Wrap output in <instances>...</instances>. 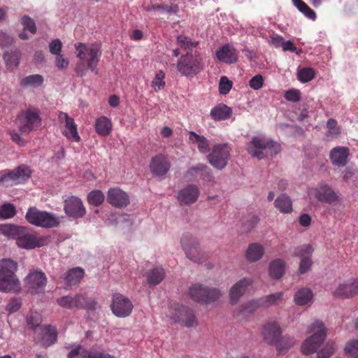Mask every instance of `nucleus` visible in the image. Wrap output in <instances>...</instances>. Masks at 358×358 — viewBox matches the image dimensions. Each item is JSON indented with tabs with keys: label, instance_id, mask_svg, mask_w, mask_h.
Masks as SVG:
<instances>
[{
	"label": "nucleus",
	"instance_id": "49",
	"mask_svg": "<svg viewBox=\"0 0 358 358\" xmlns=\"http://www.w3.org/2000/svg\"><path fill=\"white\" fill-rule=\"evenodd\" d=\"M177 43L184 50L195 48L198 45V42L192 41L188 37L183 35H179L177 37Z\"/></svg>",
	"mask_w": 358,
	"mask_h": 358
},
{
	"label": "nucleus",
	"instance_id": "52",
	"mask_svg": "<svg viewBox=\"0 0 358 358\" xmlns=\"http://www.w3.org/2000/svg\"><path fill=\"white\" fill-rule=\"evenodd\" d=\"M347 354L353 358H358V340L348 342L345 348Z\"/></svg>",
	"mask_w": 358,
	"mask_h": 358
},
{
	"label": "nucleus",
	"instance_id": "26",
	"mask_svg": "<svg viewBox=\"0 0 358 358\" xmlns=\"http://www.w3.org/2000/svg\"><path fill=\"white\" fill-rule=\"evenodd\" d=\"M310 194L314 195L318 201L324 203H331L335 198L334 190L327 185H321L312 189Z\"/></svg>",
	"mask_w": 358,
	"mask_h": 358
},
{
	"label": "nucleus",
	"instance_id": "28",
	"mask_svg": "<svg viewBox=\"0 0 358 358\" xmlns=\"http://www.w3.org/2000/svg\"><path fill=\"white\" fill-rule=\"evenodd\" d=\"M112 127L110 120L106 116H101L95 121V131L99 136H108L112 131Z\"/></svg>",
	"mask_w": 358,
	"mask_h": 358
},
{
	"label": "nucleus",
	"instance_id": "13",
	"mask_svg": "<svg viewBox=\"0 0 358 358\" xmlns=\"http://www.w3.org/2000/svg\"><path fill=\"white\" fill-rule=\"evenodd\" d=\"M30 176V169L25 165H20L12 171H3L0 175V183L6 185H16L27 180Z\"/></svg>",
	"mask_w": 358,
	"mask_h": 358
},
{
	"label": "nucleus",
	"instance_id": "38",
	"mask_svg": "<svg viewBox=\"0 0 358 358\" xmlns=\"http://www.w3.org/2000/svg\"><path fill=\"white\" fill-rule=\"evenodd\" d=\"M313 298V292L309 288H302L294 295V301L299 306L307 304Z\"/></svg>",
	"mask_w": 358,
	"mask_h": 358
},
{
	"label": "nucleus",
	"instance_id": "55",
	"mask_svg": "<svg viewBox=\"0 0 358 358\" xmlns=\"http://www.w3.org/2000/svg\"><path fill=\"white\" fill-rule=\"evenodd\" d=\"M263 84L264 78L260 74L253 76L249 81L250 87L255 90L261 89L263 87Z\"/></svg>",
	"mask_w": 358,
	"mask_h": 358
},
{
	"label": "nucleus",
	"instance_id": "34",
	"mask_svg": "<svg viewBox=\"0 0 358 358\" xmlns=\"http://www.w3.org/2000/svg\"><path fill=\"white\" fill-rule=\"evenodd\" d=\"M84 276V270L80 267L70 269L65 275L64 280L68 285H76Z\"/></svg>",
	"mask_w": 358,
	"mask_h": 358
},
{
	"label": "nucleus",
	"instance_id": "11",
	"mask_svg": "<svg viewBox=\"0 0 358 358\" xmlns=\"http://www.w3.org/2000/svg\"><path fill=\"white\" fill-rule=\"evenodd\" d=\"M181 245L187 257L192 262L201 264L206 261V255L199 250L197 241L191 235H183Z\"/></svg>",
	"mask_w": 358,
	"mask_h": 358
},
{
	"label": "nucleus",
	"instance_id": "27",
	"mask_svg": "<svg viewBox=\"0 0 358 358\" xmlns=\"http://www.w3.org/2000/svg\"><path fill=\"white\" fill-rule=\"evenodd\" d=\"M232 109L229 106L219 103L213 107L210 113V117L215 121L226 120L231 117Z\"/></svg>",
	"mask_w": 358,
	"mask_h": 358
},
{
	"label": "nucleus",
	"instance_id": "64",
	"mask_svg": "<svg viewBox=\"0 0 358 358\" xmlns=\"http://www.w3.org/2000/svg\"><path fill=\"white\" fill-rule=\"evenodd\" d=\"M299 223L303 227H308L311 223V217L307 214H302L299 217Z\"/></svg>",
	"mask_w": 358,
	"mask_h": 358
},
{
	"label": "nucleus",
	"instance_id": "14",
	"mask_svg": "<svg viewBox=\"0 0 358 358\" xmlns=\"http://www.w3.org/2000/svg\"><path fill=\"white\" fill-rule=\"evenodd\" d=\"M34 340L43 348H48L57 341V331L51 325H43L36 329Z\"/></svg>",
	"mask_w": 358,
	"mask_h": 358
},
{
	"label": "nucleus",
	"instance_id": "47",
	"mask_svg": "<svg viewBox=\"0 0 358 358\" xmlns=\"http://www.w3.org/2000/svg\"><path fill=\"white\" fill-rule=\"evenodd\" d=\"M165 73L163 71H159L152 81V86L155 91H159L165 87Z\"/></svg>",
	"mask_w": 358,
	"mask_h": 358
},
{
	"label": "nucleus",
	"instance_id": "29",
	"mask_svg": "<svg viewBox=\"0 0 358 358\" xmlns=\"http://www.w3.org/2000/svg\"><path fill=\"white\" fill-rule=\"evenodd\" d=\"M189 141L197 144V148L201 153L206 154L210 151V144L208 139L197 134L194 131H189Z\"/></svg>",
	"mask_w": 358,
	"mask_h": 358
},
{
	"label": "nucleus",
	"instance_id": "45",
	"mask_svg": "<svg viewBox=\"0 0 358 358\" xmlns=\"http://www.w3.org/2000/svg\"><path fill=\"white\" fill-rule=\"evenodd\" d=\"M23 29L29 31L31 35L36 33V26L34 20L28 15H24L20 20Z\"/></svg>",
	"mask_w": 358,
	"mask_h": 358
},
{
	"label": "nucleus",
	"instance_id": "16",
	"mask_svg": "<svg viewBox=\"0 0 358 358\" xmlns=\"http://www.w3.org/2000/svg\"><path fill=\"white\" fill-rule=\"evenodd\" d=\"M110 306L113 313L118 317H126L130 315L134 308L129 299L119 294L113 295Z\"/></svg>",
	"mask_w": 358,
	"mask_h": 358
},
{
	"label": "nucleus",
	"instance_id": "2",
	"mask_svg": "<svg viewBox=\"0 0 358 358\" xmlns=\"http://www.w3.org/2000/svg\"><path fill=\"white\" fill-rule=\"evenodd\" d=\"M1 231L3 234L15 238L17 245L23 249L40 248L48 243L47 237L38 236L36 234L29 232L24 227L6 224L1 227Z\"/></svg>",
	"mask_w": 358,
	"mask_h": 358
},
{
	"label": "nucleus",
	"instance_id": "32",
	"mask_svg": "<svg viewBox=\"0 0 358 358\" xmlns=\"http://www.w3.org/2000/svg\"><path fill=\"white\" fill-rule=\"evenodd\" d=\"M285 263L280 259H276L271 262L269 275L273 279H280L285 273Z\"/></svg>",
	"mask_w": 358,
	"mask_h": 358
},
{
	"label": "nucleus",
	"instance_id": "51",
	"mask_svg": "<svg viewBox=\"0 0 358 358\" xmlns=\"http://www.w3.org/2000/svg\"><path fill=\"white\" fill-rule=\"evenodd\" d=\"M200 172V177L202 180L207 182H213V176L211 170L203 164H199V168Z\"/></svg>",
	"mask_w": 358,
	"mask_h": 358
},
{
	"label": "nucleus",
	"instance_id": "36",
	"mask_svg": "<svg viewBox=\"0 0 358 358\" xmlns=\"http://www.w3.org/2000/svg\"><path fill=\"white\" fill-rule=\"evenodd\" d=\"M165 272L163 268L156 267L151 269L147 275L148 282L152 285L159 284L164 278Z\"/></svg>",
	"mask_w": 358,
	"mask_h": 358
},
{
	"label": "nucleus",
	"instance_id": "10",
	"mask_svg": "<svg viewBox=\"0 0 358 358\" xmlns=\"http://www.w3.org/2000/svg\"><path fill=\"white\" fill-rule=\"evenodd\" d=\"M231 150V149L227 143L216 144L207 156L208 161L214 168L222 170L228 164Z\"/></svg>",
	"mask_w": 358,
	"mask_h": 358
},
{
	"label": "nucleus",
	"instance_id": "6",
	"mask_svg": "<svg viewBox=\"0 0 358 358\" xmlns=\"http://www.w3.org/2000/svg\"><path fill=\"white\" fill-rule=\"evenodd\" d=\"M188 295L195 302L210 304L221 296V292L215 287L194 283L189 287Z\"/></svg>",
	"mask_w": 358,
	"mask_h": 358
},
{
	"label": "nucleus",
	"instance_id": "21",
	"mask_svg": "<svg viewBox=\"0 0 358 358\" xmlns=\"http://www.w3.org/2000/svg\"><path fill=\"white\" fill-rule=\"evenodd\" d=\"M59 119L62 122L64 120L65 122L63 134L71 141L79 142L80 137L78 135L77 125L75 124L74 120L64 112L59 113Z\"/></svg>",
	"mask_w": 358,
	"mask_h": 358
},
{
	"label": "nucleus",
	"instance_id": "54",
	"mask_svg": "<svg viewBox=\"0 0 358 358\" xmlns=\"http://www.w3.org/2000/svg\"><path fill=\"white\" fill-rule=\"evenodd\" d=\"M182 322L187 327H192L196 324V319L193 310L187 309L185 318L182 319Z\"/></svg>",
	"mask_w": 358,
	"mask_h": 358
},
{
	"label": "nucleus",
	"instance_id": "31",
	"mask_svg": "<svg viewBox=\"0 0 358 358\" xmlns=\"http://www.w3.org/2000/svg\"><path fill=\"white\" fill-rule=\"evenodd\" d=\"M264 253L263 246L259 243H252L249 245L246 251V258L251 262H255L260 259Z\"/></svg>",
	"mask_w": 358,
	"mask_h": 358
},
{
	"label": "nucleus",
	"instance_id": "60",
	"mask_svg": "<svg viewBox=\"0 0 358 358\" xmlns=\"http://www.w3.org/2000/svg\"><path fill=\"white\" fill-rule=\"evenodd\" d=\"M283 41V37L277 34H273L271 36L270 39L268 41V43L275 48H282Z\"/></svg>",
	"mask_w": 358,
	"mask_h": 358
},
{
	"label": "nucleus",
	"instance_id": "24",
	"mask_svg": "<svg viewBox=\"0 0 358 358\" xmlns=\"http://www.w3.org/2000/svg\"><path fill=\"white\" fill-rule=\"evenodd\" d=\"M218 60L227 64H234L238 60V52L231 45L227 43L222 46L216 52Z\"/></svg>",
	"mask_w": 358,
	"mask_h": 358
},
{
	"label": "nucleus",
	"instance_id": "8",
	"mask_svg": "<svg viewBox=\"0 0 358 358\" xmlns=\"http://www.w3.org/2000/svg\"><path fill=\"white\" fill-rule=\"evenodd\" d=\"M57 302L59 306L67 309L95 310L97 307V302L95 300L88 298L83 294L62 296L57 299Z\"/></svg>",
	"mask_w": 358,
	"mask_h": 358
},
{
	"label": "nucleus",
	"instance_id": "53",
	"mask_svg": "<svg viewBox=\"0 0 358 358\" xmlns=\"http://www.w3.org/2000/svg\"><path fill=\"white\" fill-rule=\"evenodd\" d=\"M232 87V82L230 81L226 76H222L220 78L219 84V92L221 94H227L229 92Z\"/></svg>",
	"mask_w": 358,
	"mask_h": 358
},
{
	"label": "nucleus",
	"instance_id": "19",
	"mask_svg": "<svg viewBox=\"0 0 358 358\" xmlns=\"http://www.w3.org/2000/svg\"><path fill=\"white\" fill-rule=\"evenodd\" d=\"M107 201L115 208H122L129 204V197L127 193L120 188L113 187L107 192Z\"/></svg>",
	"mask_w": 358,
	"mask_h": 358
},
{
	"label": "nucleus",
	"instance_id": "9",
	"mask_svg": "<svg viewBox=\"0 0 358 358\" xmlns=\"http://www.w3.org/2000/svg\"><path fill=\"white\" fill-rule=\"evenodd\" d=\"M16 123L22 134H29L41 124L39 110L36 108H29L22 111L16 118Z\"/></svg>",
	"mask_w": 358,
	"mask_h": 358
},
{
	"label": "nucleus",
	"instance_id": "59",
	"mask_svg": "<svg viewBox=\"0 0 358 358\" xmlns=\"http://www.w3.org/2000/svg\"><path fill=\"white\" fill-rule=\"evenodd\" d=\"M69 62L67 58H65L61 54L56 55L55 65L59 69H65L69 66Z\"/></svg>",
	"mask_w": 358,
	"mask_h": 358
},
{
	"label": "nucleus",
	"instance_id": "5",
	"mask_svg": "<svg viewBox=\"0 0 358 358\" xmlns=\"http://www.w3.org/2000/svg\"><path fill=\"white\" fill-rule=\"evenodd\" d=\"M327 329L322 321L316 320L307 330L308 333H313L307 338L301 345V352L303 355H310L317 351L327 337Z\"/></svg>",
	"mask_w": 358,
	"mask_h": 358
},
{
	"label": "nucleus",
	"instance_id": "20",
	"mask_svg": "<svg viewBox=\"0 0 358 358\" xmlns=\"http://www.w3.org/2000/svg\"><path fill=\"white\" fill-rule=\"evenodd\" d=\"M149 166L153 175L156 176H163L169 171L171 163L166 156L159 154L151 159Z\"/></svg>",
	"mask_w": 358,
	"mask_h": 358
},
{
	"label": "nucleus",
	"instance_id": "63",
	"mask_svg": "<svg viewBox=\"0 0 358 358\" xmlns=\"http://www.w3.org/2000/svg\"><path fill=\"white\" fill-rule=\"evenodd\" d=\"M13 38L6 32H0V43L2 46H8L12 44Z\"/></svg>",
	"mask_w": 358,
	"mask_h": 358
},
{
	"label": "nucleus",
	"instance_id": "46",
	"mask_svg": "<svg viewBox=\"0 0 358 358\" xmlns=\"http://www.w3.org/2000/svg\"><path fill=\"white\" fill-rule=\"evenodd\" d=\"M16 210L14 205L5 203L0 207V217L9 219L15 216Z\"/></svg>",
	"mask_w": 358,
	"mask_h": 358
},
{
	"label": "nucleus",
	"instance_id": "39",
	"mask_svg": "<svg viewBox=\"0 0 358 358\" xmlns=\"http://www.w3.org/2000/svg\"><path fill=\"white\" fill-rule=\"evenodd\" d=\"M275 344L278 354L281 355L285 353L294 345V340L289 336L280 337Z\"/></svg>",
	"mask_w": 358,
	"mask_h": 358
},
{
	"label": "nucleus",
	"instance_id": "35",
	"mask_svg": "<svg viewBox=\"0 0 358 358\" xmlns=\"http://www.w3.org/2000/svg\"><path fill=\"white\" fill-rule=\"evenodd\" d=\"M21 57V52L18 50H15L10 52H6L3 55V59L8 69L13 70L19 66Z\"/></svg>",
	"mask_w": 358,
	"mask_h": 358
},
{
	"label": "nucleus",
	"instance_id": "41",
	"mask_svg": "<svg viewBox=\"0 0 358 358\" xmlns=\"http://www.w3.org/2000/svg\"><path fill=\"white\" fill-rule=\"evenodd\" d=\"M353 284L352 280L348 282L341 284L337 288V296H340L344 298H350L355 296L353 290Z\"/></svg>",
	"mask_w": 358,
	"mask_h": 358
},
{
	"label": "nucleus",
	"instance_id": "25",
	"mask_svg": "<svg viewBox=\"0 0 358 358\" xmlns=\"http://www.w3.org/2000/svg\"><path fill=\"white\" fill-rule=\"evenodd\" d=\"M252 282L251 280L243 278L231 287L229 292V296L232 304H235L238 302L239 299L245 294L246 289Z\"/></svg>",
	"mask_w": 358,
	"mask_h": 358
},
{
	"label": "nucleus",
	"instance_id": "37",
	"mask_svg": "<svg viewBox=\"0 0 358 358\" xmlns=\"http://www.w3.org/2000/svg\"><path fill=\"white\" fill-rule=\"evenodd\" d=\"M263 306L260 299L252 300L241 306L238 315L243 317L253 314L259 307Z\"/></svg>",
	"mask_w": 358,
	"mask_h": 358
},
{
	"label": "nucleus",
	"instance_id": "62",
	"mask_svg": "<svg viewBox=\"0 0 358 358\" xmlns=\"http://www.w3.org/2000/svg\"><path fill=\"white\" fill-rule=\"evenodd\" d=\"M197 168H199V164L189 168L185 173V177L189 180L196 178L197 176L200 174L199 169Z\"/></svg>",
	"mask_w": 358,
	"mask_h": 358
},
{
	"label": "nucleus",
	"instance_id": "18",
	"mask_svg": "<svg viewBox=\"0 0 358 358\" xmlns=\"http://www.w3.org/2000/svg\"><path fill=\"white\" fill-rule=\"evenodd\" d=\"M200 195L197 185L190 184L180 189L178 193V201L180 205L189 206L194 203Z\"/></svg>",
	"mask_w": 358,
	"mask_h": 358
},
{
	"label": "nucleus",
	"instance_id": "57",
	"mask_svg": "<svg viewBox=\"0 0 358 358\" xmlns=\"http://www.w3.org/2000/svg\"><path fill=\"white\" fill-rule=\"evenodd\" d=\"M21 307V302L17 299H12L9 301L6 306V310L9 313H15Z\"/></svg>",
	"mask_w": 358,
	"mask_h": 358
},
{
	"label": "nucleus",
	"instance_id": "44",
	"mask_svg": "<svg viewBox=\"0 0 358 358\" xmlns=\"http://www.w3.org/2000/svg\"><path fill=\"white\" fill-rule=\"evenodd\" d=\"M349 155L348 148L337 147V166H345L347 164Z\"/></svg>",
	"mask_w": 358,
	"mask_h": 358
},
{
	"label": "nucleus",
	"instance_id": "22",
	"mask_svg": "<svg viewBox=\"0 0 358 358\" xmlns=\"http://www.w3.org/2000/svg\"><path fill=\"white\" fill-rule=\"evenodd\" d=\"M281 334L280 327L276 322H269L263 327L262 335L265 341L268 344L277 343Z\"/></svg>",
	"mask_w": 358,
	"mask_h": 358
},
{
	"label": "nucleus",
	"instance_id": "42",
	"mask_svg": "<svg viewBox=\"0 0 358 358\" xmlns=\"http://www.w3.org/2000/svg\"><path fill=\"white\" fill-rule=\"evenodd\" d=\"M282 296L283 293L280 292L260 298V301L263 306H270L277 304L282 299Z\"/></svg>",
	"mask_w": 358,
	"mask_h": 358
},
{
	"label": "nucleus",
	"instance_id": "61",
	"mask_svg": "<svg viewBox=\"0 0 358 358\" xmlns=\"http://www.w3.org/2000/svg\"><path fill=\"white\" fill-rule=\"evenodd\" d=\"M282 48L283 51H289L292 52H296L297 55H299L302 50H297V48L294 44V43L291 41H283Z\"/></svg>",
	"mask_w": 358,
	"mask_h": 358
},
{
	"label": "nucleus",
	"instance_id": "4",
	"mask_svg": "<svg viewBox=\"0 0 358 358\" xmlns=\"http://www.w3.org/2000/svg\"><path fill=\"white\" fill-rule=\"evenodd\" d=\"M250 155L259 159L268 155H277L281 151V145L276 141L262 136H255L247 145Z\"/></svg>",
	"mask_w": 358,
	"mask_h": 358
},
{
	"label": "nucleus",
	"instance_id": "7",
	"mask_svg": "<svg viewBox=\"0 0 358 358\" xmlns=\"http://www.w3.org/2000/svg\"><path fill=\"white\" fill-rule=\"evenodd\" d=\"M27 221L35 226L43 228H53L59 224V218L54 214L30 207L25 215Z\"/></svg>",
	"mask_w": 358,
	"mask_h": 358
},
{
	"label": "nucleus",
	"instance_id": "43",
	"mask_svg": "<svg viewBox=\"0 0 358 358\" xmlns=\"http://www.w3.org/2000/svg\"><path fill=\"white\" fill-rule=\"evenodd\" d=\"M105 196L101 190H93L87 196L89 203L94 206H100L104 201Z\"/></svg>",
	"mask_w": 358,
	"mask_h": 358
},
{
	"label": "nucleus",
	"instance_id": "40",
	"mask_svg": "<svg viewBox=\"0 0 358 358\" xmlns=\"http://www.w3.org/2000/svg\"><path fill=\"white\" fill-rule=\"evenodd\" d=\"M293 4L297 9L302 13L306 17L310 20H315L316 14L313 9H311L304 1L302 0H292Z\"/></svg>",
	"mask_w": 358,
	"mask_h": 358
},
{
	"label": "nucleus",
	"instance_id": "30",
	"mask_svg": "<svg viewBox=\"0 0 358 358\" xmlns=\"http://www.w3.org/2000/svg\"><path fill=\"white\" fill-rule=\"evenodd\" d=\"M274 206L282 213H289L292 211V201L285 194H282L276 198Z\"/></svg>",
	"mask_w": 358,
	"mask_h": 358
},
{
	"label": "nucleus",
	"instance_id": "33",
	"mask_svg": "<svg viewBox=\"0 0 358 358\" xmlns=\"http://www.w3.org/2000/svg\"><path fill=\"white\" fill-rule=\"evenodd\" d=\"M44 79L43 76L40 74H33L25 76L20 83L22 87H38L43 84Z\"/></svg>",
	"mask_w": 358,
	"mask_h": 358
},
{
	"label": "nucleus",
	"instance_id": "56",
	"mask_svg": "<svg viewBox=\"0 0 358 358\" xmlns=\"http://www.w3.org/2000/svg\"><path fill=\"white\" fill-rule=\"evenodd\" d=\"M285 98L287 101L297 102L301 99V93L298 90H289L285 92Z\"/></svg>",
	"mask_w": 358,
	"mask_h": 358
},
{
	"label": "nucleus",
	"instance_id": "15",
	"mask_svg": "<svg viewBox=\"0 0 358 358\" xmlns=\"http://www.w3.org/2000/svg\"><path fill=\"white\" fill-rule=\"evenodd\" d=\"M47 278L41 271H31L24 279V285L31 294L43 292L46 286Z\"/></svg>",
	"mask_w": 358,
	"mask_h": 358
},
{
	"label": "nucleus",
	"instance_id": "17",
	"mask_svg": "<svg viewBox=\"0 0 358 358\" xmlns=\"http://www.w3.org/2000/svg\"><path fill=\"white\" fill-rule=\"evenodd\" d=\"M64 210L66 215L74 220L82 218L86 214L85 208L81 199L71 196L64 200Z\"/></svg>",
	"mask_w": 358,
	"mask_h": 358
},
{
	"label": "nucleus",
	"instance_id": "1",
	"mask_svg": "<svg viewBox=\"0 0 358 358\" xmlns=\"http://www.w3.org/2000/svg\"><path fill=\"white\" fill-rule=\"evenodd\" d=\"M74 47L77 52V57L80 60L75 69L76 75L83 77L86 75L87 69L97 75V66L101 56L100 45L97 43L86 44L79 42L75 43Z\"/></svg>",
	"mask_w": 358,
	"mask_h": 358
},
{
	"label": "nucleus",
	"instance_id": "3",
	"mask_svg": "<svg viewBox=\"0 0 358 358\" xmlns=\"http://www.w3.org/2000/svg\"><path fill=\"white\" fill-rule=\"evenodd\" d=\"M17 264L10 259L0 261V291L17 292L20 289V283L15 274Z\"/></svg>",
	"mask_w": 358,
	"mask_h": 358
},
{
	"label": "nucleus",
	"instance_id": "23",
	"mask_svg": "<svg viewBox=\"0 0 358 358\" xmlns=\"http://www.w3.org/2000/svg\"><path fill=\"white\" fill-rule=\"evenodd\" d=\"M313 251V248L309 245H304L298 248L296 255L301 259L299 264L300 273H306L311 267L313 262L310 256Z\"/></svg>",
	"mask_w": 358,
	"mask_h": 358
},
{
	"label": "nucleus",
	"instance_id": "48",
	"mask_svg": "<svg viewBox=\"0 0 358 358\" xmlns=\"http://www.w3.org/2000/svg\"><path fill=\"white\" fill-rule=\"evenodd\" d=\"M315 77V71L311 68H303L298 73V79L302 83H307Z\"/></svg>",
	"mask_w": 358,
	"mask_h": 358
},
{
	"label": "nucleus",
	"instance_id": "50",
	"mask_svg": "<svg viewBox=\"0 0 358 358\" xmlns=\"http://www.w3.org/2000/svg\"><path fill=\"white\" fill-rule=\"evenodd\" d=\"M41 319L37 313H31L27 317V323L30 329H34V334L36 333V329L42 327L40 325Z\"/></svg>",
	"mask_w": 358,
	"mask_h": 358
},
{
	"label": "nucleus",
	"instance_id": "58",
	"mask_svg": "<svg viewBox=\"0 0 358 358\" xmlns=\"http://www.w3.org/2000/svg\"><path fill=\"white\" fill-rule=\"evenodd\" d=\"M62 43L59 39L53 40L49 45V50L51 54L57 55L60 54Z\"/></svg>",
	"mask_w": 358,
	"mask_h": 358
},
{
	"label": "nucleus",
	"instance_id": "12",
	"mask_svg": "<svg viewBox=\"0 0 358 358\" xmlns=\"http://www.w3.org/2000/svg\"><path fill=\"white\" fill-rule=\"evenodd\" d=\"M177 68L183 76L196 75L203 69L200 58L190 53L180 57L178 62Z\"/></svg>",
	"mask_w": 358,
	"mask_h": 358
}]
</instances>
